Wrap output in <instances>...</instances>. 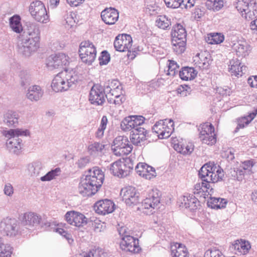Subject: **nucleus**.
<instances>
[{"mask_svg": "<svg viewBox=\"0 0 257 257\" xmlns=\"http://www.w3.org/2000/svg\"><path fill=\"white\" fill-rule=\"evenodd\" d=\"M133 40L130 35L122 34L116 37L114 41V47L115 50L119 52L127 51V56L130 58L131 54Z\"/></svg>", "mask_w": 257, "mask_h": 257, "instance_id": "12", "label": "nucleus"}, {"mask_svg": "<svg viewBox=\"0 0 257 257\" xmlns=\"http://www.w3.org/2000/svg\"><path fill=\"white\" fill-rule=\"evenodd\" d=\"M233 49L239 57H245L248 56L251 51L250 45L245 41H237L234 44Z\"/></svg>", "mask_w": 257, "mask_h": 257, "instance_id": "25", "label": "nucleus"}, {"mask_svg": "<svg viewBox=\"0 0 257 257\" xmlns=\"http://www.w3.org/2000/svg\"><path fill=\"white\" fill-rule=\"evenodd\" d=\"M199 132V138L202 143H207V141L205 138L204 135H209L214 132V127L210 123L205 122L203 124H201L198 128Z\"/></svg>", "mask_w": 257, "mask_h": 257, "instance_id": "30", "label": "nucleus"}, {"mask_svg": "<svg viewBox=\"0 0 257 257\" xmlns=\"http://www.w3.org/2000/svg\"><path fill=\"white\" fill-rule=\"evenodd\" d=\"M201 182L196 183L194 186V194L197 196L204 197L208 195L212 190L210 183H214L222 180L224 177L223 170L214 164L207 163L204 165L198 173Z\"/></svg>", "mask_w": 257, "mask_h": 257, "instance_id": "1", "label": "nucleus"}, {"mask_svg": "<svg viewBox=\"0 0 257 257\" xmlns=\"http://www.w3.org/2000/svg\"><path fill=\"white\" fill-rule=\"evenodd\" d=\"M239 60L236 59H232L230 61V64L229 65V71L236 76H241L243 74H244L246 71V67L244 65H241Z\"/></svg>", "mask_w": 257, "mask_h": 257, "instance_id": "28", "label": "nucleus"}, {"mask_svg": "<svg viewBox=\"0 0 257 257\" xmlns=\"http://www.w3.org/2000/svg\"><path fill=\"white\" fill-rule=\"evenodd\" d=\"M230 173L234 179L238 181H241L243 178L245 171L239 166L238 168L234 169L233 171H231Z\"/></svg>", "mask_w": 257, "mask_h": 257, "instance_id": "53", "label": "nucleus"}, {"mask_svg": "<svg viewBox=\"0 0 257 257\" xmlns=\"http://www.w3.org/2000/svg\"><path fill=\"white\" fill-rule=\"evenodd\" d=\"M21 84L22 86L25 87L29 85L31 82L32 79L30 75L25 71H22L20 74Z\"/></svg>", "mask_w": 257, "mask_h": 257, "instance_id": "51", "label": "nucleus"}, {"mask_svg": "<svg viewBox=\"0 0 257 257\" xmlns=\"http://www.w3.org/2000/svg\"><path fill=\"white\" fill-rule=\"evenodd\" d=\"M10 25L12 29L17 33H20L23 30L19 16L15 15L12 17L10 19Z\"/></svg>", "mask_w": 257, "mask_h": 257, "instance_id": "38", "label": "nucleus"}, {"mask_svg": "<svg viewBox=\"0 0 257 257\" xmlns=\"http://www.w3.org/2000/svg\"><path fill=\"white\" fill-rule=\"evenodd\" d=\"M227 203V201L225 199L212 197L207 202L208 206L213 209L225 208Z\"/></svg>", "mask_w": 257, "mask_h": 257, "instance_id": "36", "label": "nucleus"}, {"mask_svg": "<svg viewBox=\"0 0 257 257\" xmlns=\"http://www.w3.org/2000/svg\"><path fill=\"white\" fill-rule=\"evenodd\" d=\"M78 52L81 61L88 65H91L96 59V49L90 41H82L79 45Z\"/></svg>", "mask_w": 257, "mask_h": 257, "instance_id": "6", "label": "nucleus"}, {"mask_svg": "<svg viewBox=\"0 0 257 257\" xmlns=\"http://www.w3.org/2000/svg\"><path fill=\"white\" fill-rule=\"evenodd\" d=\"M69 58L64 53H59L51 55L47 60V65L50 69L60 68L69 63Z\"/></svg>", "mask_w": 257, "mask_h": 257, "instance_id": "15", "label": "nucleus"}, {"mask_svg": "<svg viewBox=\"0 0 257 257\" xmlns=\"http://www.w3.org/2000/svg\"><path fill=\"white\" fill-rule=\"evenodd\" d=\"M19 51L26 56H29L40 47V39L21 36L18 45Z\"/></svg>", "mask_w": 257, "mask_h": 257, "instance_id": "8", "label": "nucleus"}, {"mask_svg": "<svg viewBox=\"0 0 257 257\" xmlns=\"http://www.w3.org/2000/svg\"><path fill=\"white\" fill-rule=\"evenodd\" d=\"M186 246L182 244L176 243L175 244L171 246V257H176L179 255L182 252L186 250Z\"/></svg>", "mask_w": 257, "mask_h": 257, "instance_id": "45", "label": "nucleus"}, {"mask_svg": "<svg viewBox=\"0 0 257 257\" xmlns=\"http://www.w3.org/2000/svg\"><path fill=\"white\" fill-rule=\"evenodd\" d=\"M101 18L105 24L108 25H114L118 21L119 13L114 8H106L101 12Z\"/></svg>", "mask_w": 257, "mask_h": 257, "instance_id": "20", "label": "nucleus"}, {"mask_svg": "<svg viewBox=\"0 0 257 257\" xmlns=\"http://www.w3.org/2000/svg\"><path fill=\"white\" fill-rule=\"evenodd\" d=\"M104 176L98 167L88 170L81 178L78 186V192L83 197L91 196L95 194L101 186Z\"/></svg>", "mask_w": 257, "mask_h": 257, "instance_id": "2", "label": "nucleus"}, {"mask_svg": "<svg viewBox=\"0 0 257 257\" xmlns=\"http://www.w3.org/2000/svg\"><path fill=\"white\" fill-rule=\"evenodd\" d=\"M41 169V165L39 163H34L28 165V169L29 173L32 176H37L39 173Z\"/></svg>", "mask_w": 257, "mask_h": 257, "instance_id": "48", "label": "nucleus"}, {"mask_svg": "<svg viewBox=\"0 0 257 257\" xmlns=\"http://www.w3.org/2000/svg\"><path fill=\"white\" fill-rule=\"evenodd\" d=\"M224 40V35L221 33L213 34L208 38L207 42L210 44H218Z\"/></svg>", "mask_w": 257, "mask_h": 257, "instance_id": "47", "label": "nucleus"}, {"mask_svg": "<svg viewBox=\"0 0 257 257\" xmlns=\"http://www.w3.org/2000/svg\"><path fill=\"white\" fill-rule=\"evenodd\" d=\"M210 55L204 52L198 53L194 58V62L196 66L201 69H207L210 65Z\"/></svg>", "mask_w": 257, "mask_h": 257, "instance_id": "27", "label": "nucleus"}, {"mask_svg": "<svg viewBox=\"0 0 257 257\" xmlns=\"http://www.w3.org/2000/svg\"><path fill=\"white\" fill-rule=\"evenodd\" d=\"M105 91L101 86L94 85L90 91L89 100L91 104L102 105L105 101Z\"/></svg>", "mask_w": 257, "mask_h": 257, "instance_id": "16", "label": "nucleus"}, {"mask_svg": "<svg viewBox=\"0 0 257 257\" xmlns=\"http://www.w3.org/2000/svg\"><path fill=\"white\" fill-rule=\"evenodd\" d=\"M26 28L24 30L22 36L40 39V31L37 24L28 22L26 23Z\"/></svg>", "mask_w": 257, "mask_h": 257, "instance_id": "26", "label": "nucleus"}, {"mask_svg": "<svg viewBox=\"0 0 257 257\" xmlns=\"http://www.w3.org/2000/svg\"><path fill=\"white\" fill-rule=\"evenodd\" d=\"M168 8L173 9L181 7L187 8L186 5L184 3V0H164Z\"/></svg>", "mask_w": 257, "mask_h": 257, "instance_id": "46", "label": "nucleus"}, {"mask_svg": "<svg viewBox=\"0 0 257 257\" xmlns=\"http://www.w3.org/2000/svg\"><path fill=\"white\" fill-rule=\"evenodd\" d=\"M247 82L251 87L257 88V76H253L249 77Z\"/></svg>", "mask_w": 257, "mask_h": 257, "instance_id": "64", "label": "nucleus"}, {"mask_svg": "<svg viewBox=\"0 0 257 257\" xmlns=\"http://www.w3.org/2000/svg\"><path fill=\"white\" fill-rule=\"evenodd\" d=\"M174 123L172 119L160 120L153 126V133L157 134L159 139L168 138L174 130Z\"/></svg>", "mask_w": 257, "mask_h": 257, "instance_id": "10", "label": "nucleus"}, {"mask_svg": "<svg viewBox=\"0 0 257 257\" xmlns=\"http://www.w3.org/2000/svg\"><path fill=\"white\" fill-rule=\"evenodd\" d=\"M61 169L60 168H56L48 172L45 175L41 177L40 180L42 181H50L60 175Z\"/></svg>", "mask_w": 257, "mask_h": 257, "instance_id": "41", "label": "nucleus"}, {"mask_svg": "<svg viewBox=\"0 0 257 257\" xmlns=\"http://www.w3.org/2000/svg\"><path fill=\"white\" fill-rule=\"evenodd\" d=\"M135 170L137 174L146 179H151L156 176L154 168L149 166L145 163H139L136 166Z\"/></svg>", "mask_w": 257, "mask_h": 257, "instance_id": "22", "label": "nucleus"}, {"mask_svg": "<svg viewBox=\"0 0 257 257\" xmlns=\"http://www.w3.org/2000/svg\"><path fill=\"white\" fill-rule=\"evenodd\" d=\"M4 118V122L9 127H15L18 124L19 116L16 112L8 111Z\"/></svg>", "mask_w": 257, "mask_h": 257, "instance_id": "34", "label": "nucleus"}, {"mask_svg": "<svg viewBox=\"0 0 257 257\" xmlns=\"http://www.w3.org/2000/svg\"><path fill=\"white\" fill-rule=\"evenodd\" d=\"M13 187L11 184L8 183L6 184L4 188V193L8 196H11L14 192Z\"/></svg>", "mask_w": 257, "mask_h": 257, "instance_id": "63", "label": "nucleus"}, {"mask_svg": "<svg viewBox=\"0 0 257 257\" xmlns=\"http://www.w3.org/2000/svg\"><path fill=\"white\" fill-rule=\"evenodd\" d=\"M12 248L9 244H6L1 248L0 257H11L12 253Z\"/></svg>", "mask_w": 257, "mask_h": 257, "instance_id": "56", "label": "nucleus"}, {"mask_svg": "<svg viewBox=\"0 0 257 257\" xmlns=\"http://www.w3.org/2000/svg\"><path fill=\"white\" fill-rule=\"evenodd\" d=\"M44 91L41 87L34 85L29 87L26 96L32 101H38L42 97Z\"/></svg>", "mask_w": 257, "mask_h": 257, "instance_id": "29", "label": "nucleus"}, {"mask_svg": "<svg viewBox=\"0 0 257 257\" xmlns=\"http://www.w3.org/2000/svg\"><path fill=\"white\" fill-rule=\"evenodd\" d=\"M131 117L135 128L140 126L144 123L145 118L142 115H132Z\"/></svg>", "mask_w": 257, "mask_h": 257, "instance_id": "57", "label": "nucleus"}, {"mask_svg": "<svg viewBox=\"0 0 257 257\" xmlns=\"http://www.w3.org/2000/svg\"><path fill=\"white\" fill-rule=\"evenodd\" d=\"M121 237L120 242L121 249L125 251L138 253L141 250L139 245V240L130 235V231L126 227H121L118 230Z\"/></svg>", "mask_w": 257, "mask_h": 257, "instance_id": "5", "label": "nucleus"}, {"mask_svg": "<svg viewBox=\"0 0 257 257\" xmlns=\"http://www.w3.org/2000/svg\"><path fill=\"white\" fill-rule=\"evenodd\" d=\"M65 217L69 224L75 226H83L87 223V219L84 215L78 212L68 211Z\"/></svg>", "mask_w": 257, "mask_h": 257, "instance_id": "17", "label": "nucleus"}, {"mask_svg": "<svg viewBox=\"0 0 257 257\" xmlns=\"http://www.w3.org/2000/svg\"><path fill=\"white\" fill-rule=\"evenodd\" d=\"M89 162V159L88 157H83L78 160L77 164L78 167L81 169L85 167Z\"/></svg>", "mask_w": 257, "mask_h": 257, "instance_id": "61", "label": "nucleus"}, {"mask_svg": "<svg viewBox=\"0 0 257 257\" xmlns=\"http://www.w3.org/2000/svg\"><path fill=\"white\" fill-rule=\"evenodd\" d=\"M249 0H238L236 8L245 20L249 21L254 18L257 10L253 9Z\"/></svg>", "mask_w": 257, "mask_h": 257, "instance_id": "13", "label": "nucleus"}, {"mask_svg": "<svg viewBox=\"0 0 257 257\" xmlns=\"http://www.w3.org/2000/svg\"><path fill=\"white\" fill-rule=\"evenodd\" d=\"M156 23V26H157L158 28L164 30L168 29L171 25L170 20H168L165 16H160L159 18L157 19Z\"/></svg>", "mask_w": 257, "mask_h": 257, "instance_id": "43", "label": "nucleus"}, {"mask_svg": "<svg viewBox=\"0 0 257 257\" xmlns=\"http://www.w3.org/2000/svg\"><path fill=\"white\" fill-rule=\"evenodd\" d=\"M186 40H177L172 39V49L177 54L183 53L186 48Z\"/></svg>", "mask_w": 257, "mask_h": 257, "instance_id": "37", "label": "nucleus"}, {"mask_svg": "<svg viewBox=\"0 0 257 257\" xmlns=\"http://www.w3.org/2000/svg\"><path fill=\"white\" fill-rule=\"evenodd\" d=\"M174 149L177 152L183 155H189L194 150V145L190 143L184 144L182 142H179L177 144H174Z\"/></svg>", "mask_w": 257, "mask_h": 257, "instance_id": "35", "label": "nucleus"}, {"mask_svg": "<svg viewBox=\"0 0 257 257\" xmlns=\"http://www.w3.org/2000/svg\"><path fill=\"white\" fill-rule=\"evenodd\" d=\"M172 39L186 40L187 33L185 29L180 24L175 25L171 32Z\"/></svg>", "mask_w": 257, "mask_h": 257, "instance_id": "31", "label": "nucleus"}, {"mask_svg": "<svg viewBox=\"0 0 257 257\" xmlns=\"http://www.w3.org/2000/svg\"><path fill=\"white\" fill-rule=\"evenodd\" d=\"M55 231L64 237L69 244H71L73 242V239L72 237L71 234L65 231L64 229L56 228L55 229Z\"/></svg>", "mask_w": 257, "mask_h": 257, "instance_id": "55", "label": "nucleus"}, {"mask_svg": "<svg viewBox=\"0 0 257 257\" xmlns=\"http://www.w3.org/2000/svg\"><path fill=\"white\" fill-rule=\"evenodd\" d=\"M178 68L179 66L176 62L173 60H170L167 74L172 76H175L176 73L178 72Z\"/></svg>", "mask_w": 257, "mask_h": 257, "instance_id": "52", "label": "nucleus"}, {"mask_svg": "<svg viewBox=\"0 0 257 257\" xmlns=\"http://www.w3.org/2000/svg\"><path fill=\"white\" fill-rule=\"evenodd\" d=\"M133 167H127L124 161H117L111 165L110 171L114 176L124 177L129 174L130 169Z\"/></svg>", "mask_w": 257, "mask_h": 257, "instance_id": "18", "label": "nucleus"}, {"mask_svg": "<svg viewBox=\"0 0 257 257\" xmlns=\"http://www.w3.org/2000/svg\"><path fill=\"white\" fill-rule=\"evenodd\" d=\"M232 248H234L236 254L237 253H246L250 248V245L248 241L240 240H236L232 244Z\"/></svg>", "mask_w": 257, "mask_h": 257, "instance_id": "33", "label": "nucleus"}, {"mask_svg": "<svg viewBox=\"0 0 257 257\" xmlns=\"http://www.w3.org/2000/svg\"><path fill=\"white\" fill-rule=\"evenodd\" d=\"M160 193L157 189L152 190L148 197L142 202V205L145 209L155 208L159 204Z\"/></svg>", "mask_w": 257, "mask_h": 257, "instance_id": "23", "label": "nucleus"}, {"mask_svg": "<svg viewBox=\"0 0 257 257\" xmlns=\"http://www.w3.org/2000/svg\"><path fill=\"white\" fill-rule=\"evenodd\" d=\"M114 204L108 199L99 200L96 202L94 206L96 212L100 214L105 215L114 210Z\"/></svg>", "mask_w": 257, "mask_h": 257, "instance_id": "21", "label": "nucleus"}, {"mask_svg": "<svg viewBox=\"0 0 257 257\" xmlns=\"http://www.w3.org/2000/svg\"><path fill=\"white\" fill-rule=\"evenodd\" d=\"M78 76L73 70H64L57 74L53 79L51 87L55 92L67 90L77 81Z\"/></svg>", "mask_w": 257, "mask_h": 257, "instance_id": "3", "label": "nucleus"}, {"mask_svg": "<svg viewBox=\"0 0 257 257\" xmlns=\"http://www.w3.org/2000/svg\"><path fill=\"white\" fill-rule=\"evenodd\" d=\"M110 57L108 52L104 50L101 52L100 56L99 57L98 60L100 65H106L110 61Z\"/></svg>", "mask_w": 257, "mask_h": 257, "instance_id": "54", "label": "nucleus"}, {"mask_svg": "<svg viewBox=\"0 0 257 257\" xmlns=\"http://www.w3.org/2000/svg\"><path fill=\"white\" fill-rule=\"evenodd\" d=\"M28 130L21 129H10L5 131L3 135L8 139L7 142V147L9 151L14 154L19 155L21 152L23 144L22 140L19 136H27L29 135Z\"/></svg>", "mask_w": 257, "mask_h": 257, "instance_id": "4", "label": "nucleus"}, {"mask_svg": "<svg viewBox=\"0 0 257 257\" xmlns=\"http://www.w3.org/2000/svg\"><path fill=\"white\" fill-rule=\"evenodd\" d=\"M131 116L124 118L120 123V127L125 132L133 131L135 128Z\"/></svg>", "mask_w": 257, "mask_h": 257, "instance_id": "42", "label": "nucleus"}, {"mask_svg": "<svg viewBox=\"0 0 257 257\" xmlns=\"http://www.w3.org/2000/svg\"><path fill=\"white\" fill-rule=\"evenodd\" d=\"M106 92L116 90L118 88H122L120 82L116 79L108 80L104 84L103 87Z\"/></svg>", "mask_w": 257, "mask_h": 257, "instance_id": "40", "label": "nucleus"}, {"mask_svg": "<svg viewBox=\"0 0 257 257\" xmlns=\"http://www.w3.org/2000/svg\"><path fill=\"white\" fill-rule=\"evenodd\" d=\"M197 71L193 67H185L179 71V76L182 80L188 81L194 79L197 76Z\"/></svg>", "mask_w": 257, "mask_h": 257, "instance_id": "32", "label": "nucleus"}, {"mask_svg": "<svg viewBox=\"0 0 257 257\" xmlns=\"http://www.w3.org/2000/svg\"><path fill=\"white\" fill-rule=\"evenodd\" d=\"M105 145L100 143L95 142L88 147V152L91 155H95L97 153L101 152Z\"/></svg>", "mask_w": 257, "mask_h": 257, "instance_id": "44", "label": "nucleus"}, {"mask_svg": "<svg viewBox=\"0 0 257 257\" xmlns=\"http://www.w3.org/2000/svg\"><path fill=\"white\" fill-rule=\"evenodd\" d=\"M120 195L128 206L136 205L140 202V193L133 186H127L121 190Z\"/></svg>", "mask_w": 257, "mask_h": 257, "instance_id": "11", "label": "nucleus"}, {"mask_svg": "<svg viewBox=\"0 0 257 257\" xmlns=\"http://www.w3.org/2000/svg\"><path fill=\"white\" fill-rule=\"evenodd\" d=\"M147 140V138H145L143 136H141L131 133L130 136V140L132 144L136 146H141L142 143L144 142Z\"/></svg>", "mask_w": 257, "mask_h": 257, "instance_id": "49", "label": "nucleus"}, {"mask_svg": "<svg viewBox=\"0 0 257 257\" xmlns=\"http://www.w3.org/2000/svg\"><path fill=\"white\" fill-rule=\"evenodd\" d=\"M204 257H225V256L220 250L214 247L207 250Z\"/></svg>", "mask_w": 257, "mask_h": 257, "instance_id": "50", "label": "nucleus"}, {"mask_svg": "<svg viewBox=\"0 0 257 257\" xmlns=\"http://www.w3.org/2000/svg\"><path fill=\"white\" fill-rule=\"evenodd\" d=\"M41 220V216L37 214L34 212H27L24 214L22 223L29 229V227L38 225L40 223Z\"/></svg>", "mask_w": 257, "mask_h": 257, "instance_id": "24", "label": "nucleus"}, {"mask_svg": "<svg viewBox=\"0 0 257 257\" xmlns=\"http://www.w3.org/2000/svg\"><path fill=\"white\" fill-rule=\"evenodd\" d=\"M194 193V191L193 192ZM195 195V194H194ZM194 196L193 194H187L185 195L182 196L181 198V204L186 208H189L191 211L196 210L199 206H200V202L198 200L197 197H202L203 198H206V195H204V197L202 196Z\"/></svg>", "mask_w": 257, "mask_h": 257, "instance_id": "19", "label": "nucleus"}, {"mask_svg": "<svg viewBox=\"0 0 257 257\" xmlns=\"http://www.w3.org/2000/svg\"><path fill=\"white\" fill-rule=\"evenodd\" d=\"M131 133L137 134L141 137L143 136L145 138H147L149 133L148 131L141 126L135 128L134 130L132 131Z\"/></svg>", "mask_w": 257, "mask_h": 257, "instance_id": "58", "label": "nucleus"}, {"mask_svg": "<svg viewBox=\"0 0 257 257\" xmlns=\"http://www.w3.org/2000/svg\"><path fill=\"white\" fill-rule=\"evenodd\" d=\"M254 163L252 160H247L242 162L240 167L245 171H250Z\"/></svg>", "mask_w": 257, "mask_h": 257, "instance_id": "60", "label": "nucleus"}, {"mask_svg": "<svg viewBox=\"0 0 257 257\" xmlns=\"http://www.w3.org/2000/svg\"><path fill=\"white\" fill-rule=\"evenodd\" d=\"M0 232L4 235L15 237L21 232L19 222L14 218H4L0 222Z\"/></svg>", "mask_w": 257, "mask_h": 257, "instance_id": "7", "label": "nucleus"}, {"mask_svg": "<svg viewBox=\"0 0 257 257\" xmlns=\"http://www.w3.org/2000/svg\"><path fill=\"white\" fill-rule=\"evenodd\" d=\"M113 152L115 154H128L133 150V146L129 144V141L126 137L117 136L113 141Z\"/></svg>", "mask_w": 257, "mask_h": 257, "instance_id": "14", "label": "nucleus"}, {"mask_svg": "<svg viewBox=\"0 0 257 257\" xmlns=\"http://www.w3.org/2000/svg\"><path fill=\"white\" fill-rule=\"evenodd\" d=\"M209 135H204L205 138L206 140H207V143H203V144H206L209 145H214L216 142V135L215 134L214 132L213 133H211V134H208Z\"/></svg>", "mask_w": 257, "mask_h": 257, "instance_id": "59", "label": "nucleus"}, {"mask_svg": "<svg viewBox=\"0 0 257 257\" xmlns=\"http://www.w3.org/2000/svg\"><path fill=\"white\" fill-rule=\"evenodd\" d=\"M105 96L109 103L119 105L121 104V101L115 100L114 97L111 96L110 93H106Z\"/></svg>", "mask_w": 257, "mask_h": 257, "instance_id": "62", "label": "nucleus"}, {"mask_svg": "<svg viewBox=\"0 0 257 257\" xmlns=\"http://www.w3.org/2000/svg\"><path fill=\"white\" fill-rule=\"evenodd\" d=\"M29 11L32 17L37 22L47 23L49 21V16L44 5L40 1H36L31 3Z\"/></svg>", "mask_w": 257, "mask_h": 257, "instance_id": "9", "label": "nucleus"}, {"mask_svg": "<svg viewBox=\"0 0 257 257\" xmlns=\"http://www.w3.org/2000/svg\"><path fill=\"white\" fill-rule=\"evenodd\" d=\"M206 6L208 10L218 11L223 7V0H207Z\"/></svg>", "mask_w": 257, "mask_h": 257, "instance_id": "39", "label": "nucleus"}]
</instances>
